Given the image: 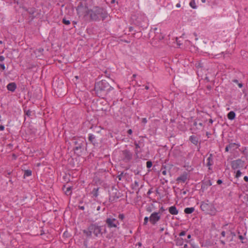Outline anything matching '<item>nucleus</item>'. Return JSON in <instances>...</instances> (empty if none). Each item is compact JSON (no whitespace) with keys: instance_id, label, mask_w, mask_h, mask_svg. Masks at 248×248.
<instances>
[{"instance_id":"obj_16","label":"nucleus","mask_w":248,"mask_h":248,"mask_svg":"<svg viewBox=\"0 0 248 248\" xmlns=\"http://www.w3.org/2000/svg\"><path fill=\"white\" fill-rule=\"evenodd\" d=\"M194 211V208L193 207H187L184 210V212L186 214H191Z\"/></svg>"},{"instance_id":"obj_39","label":"nucleus","mask_w":248,"mask_h":248,"mask_svg":"<svg viewBox=\"0 0 248 248\" xmlns=\"http://www.w3.org/2000/svg\"><path fill=\"white\" fill-rule=\"evenodd\" d=\"M238 237L241 240H243L244 238V237L241 235H239Z\"/></svg>"},{"instance_id":"obj_30","label":"nucleus","mask_w":248,"mask_h":248,"mask_svg":"<svg viewBox=\"0 0 248 248\" xmlns=\"http://www.w3.org/2000/svg\"><path fill=\"white\" fill-rule=\"evenodd\" d=\"M5 58L3 56H0V61L2 62L4 60Z\"/></svg>"},{"instance_id":"obj_8","label":"nucleus","mask_w":248,"mask_h":248,"mask_svg":"<svg viewBox=\"0 0 248 248\" xmlns=\"http://www.w3.org/2000/svg\"><path fill=\"white\" fill-rule=\"evenodd\" d=\"M96 12L98 14H100L99 16L102 18V20L105 19L108 16V14L107 12L105 10L101 8L97 9Z\"/></svg>"},{"instance_id":"obj_44","label":"nucleus","mask_w":248,"mask_h":248,"mask_svg":"<svg viewBox=\"0 0 248 248\" xmlns=\"http://www.w3.org/2000/svg\"><path fill=\"white\" fill-rule=\"evenodd\" d=\"M220 242H221V244H223V245H224V244H225V242H224V241H222V240H221V241H220Z\"/></svg>"},{"instance_id":"obj_13","label":"nucleus","mask_w":248,"mask_h":248,"mask_svg":"<svg viewBox=\"0 0 248 248\" xmlns=\"http://www.w3.org/2000/svg\"><path fill=\"white\" fill-rule=\"evenodd\" d=\"M213 164V158H212V155L211 154H210L209 155V156L207 158V163H206V164H207V166L209 167V169H210V167L211 166H212Z\"/></svg>"},{"instance_id":"obj_37","label":"nucleus","mask_w":248,"mask_h":248,"mask_svg":"<svg viewBox=\"0 0 248 248\" xmlns=\"http://www.w3.org/2000/svg\"><path fill=\"white\" fill-rule=\"evenodd\" d=\"M142 121L144 123H147V119L146 118H143L142 120Z\"/></svg>"},{"instance_id":"obj_32","label":"nucleus","mask_w":248,"mask_h":248,"mask_svg":"<svg viewBox=\"0 0 248 248\" xmlns=\"http://www.w3.org/2000/svg\"><path fill=\"white\" fill-rule=\"evenodd\" d=\"M244 180L246 181V182H248V177L247 176H245L244 177Z\"/></svg>"},{"instance_id":"obj_40","label":"nucleus","mask_w":248,"mask_h":248,"mask_svg":"<svg viewBox=\"0 0 248 248\" xmlns=\"http://www.w3.org/2000/svg\"><path fill=\"white\" fill-rule=\"evenodd\" d=\"M176 7L177 8H180L181 7V4L180 3H178L177 4H176Z\"/></svg>"},{"instance_id":"obj_38","label":"nucleus","mask_w":248,"mask_h":248,"mask_svg":"<svg viewBox=\"0 0 248 248\" xmlns=\"http://www.w3.org/2000/svg\"><path fill=\"white\" fill-rule=\"evenodd\" d=\"M4 126H3V125H0V130L2 131V130H4Z\"/></svg>"},{"instance_id":"obj_52","label":"nucleus","mask_w":248,"mask_h":248,"mask_svg":"<svg viewBox=\"0 0 248 248\" xmlns=\"http://www.w3.org/2000/svg\"><path fill=\"white\" fill-rule=\"evenodd\" d=\"M200 125H202V124L200 123Z\"/></svg>"},{"instance_id":"obj_20","label":"nucleus","mask_w":248,"mask_h":248,"mask_svg":"<svg viewBox=\"0 0 248 248\" xmlns=\"http://www.w3.org/2000/svg\"><path fill=\"white\" fill-rule=\"evenodd\" d=\"M31 171L29 170H26L24 172V177H29L31 176Z\"/></svg>"},{"instance_id":"obj_15","label":"nucleus","mask_w":248,"mask_h":248,"mask_svg":"<svg viewBox=\"0 0 248 248\" xmlns=\"http://www.w3.org/2000/svg\"><path fill=\"white\" fill-rule=\"evenodd\" d=\"M189 140L194 144L197 145L198 144V139L196 137L194 136H191L190 137Z\"/></svg>"},{"instance_id":"obj_22","label":"nucleus","mask_w":248,"mask_h":248,"mask_svg":"<svg viewBox=\"0 0 248 248\" xmlns=\"http://www.w3.org/2000/svg\"><path fill=\"white\" fill-rule=\"evenodd\" d=\"M62 23L65 25H69L70 24V22L69 20H66L65 18L62 19Z\"/></svg>"},{"instance_id":"obj_35","label":"nucleus","mask_w":248,"mask_h":248,"mask_svg":"<svg viewBox=\"0 0 248 248\" xmlns=\"http://www.w3.org/2000/svg\"><path fill=\"white\" fill-rule=\"evenodd\" d=\"M222 183V180H218L217 181V184H218V185L221 184Z\"/></svg>"},{"instance_id":"obj_33","label":"nucleus","mask_w":248,"mask_h":248,"mask_svg":"<svg viewBox=\"0 0 248 248\" xmlns=\"http://www.w3.org/2000/svg\"><path fill=\"white\" fill-rule=\"evenodd\" d=\"M230 149V148L229 147L228 145L225 148V151L226 152H228L229 151Z\"/></svg>"},{"instance_id":"obj_2","label":"nucleus","mask_w":248,"mask_h":248,"mask_svg":"<svg viewBox=\"0 0 248 248\" xmlns=\"http://www.w3.org/2000/svg\"><path fill=\"white\" fill-rule=\"evenodd\" d=\"M201 209L203 211L211 215H215L217 210L212 203L206 202H202L201 204Z\"/></svg>"},{"instance_id":"obj_1","label":"nucleus","mask_w":248,"mask_h":248,"mask_svg":"<svg viewBox=\"0 0 248 248\" xmlns=\"http://www.w3.org/2000/svg\"><path fill=\"white\" fill-rule=\"evenodd\" d=\"M99 7H95L93 10H89L86 7L82 5L78 6L77 7V11L79 16H86L90 15L91 18L93 20H97L99 19V15L96 11Z\"/></svg>"},{"instance_id":"obj_25","label":"nucleus","mask_w":248,"mask_h":248,"mask_svg":"<svg viewBox=\"0 0 248 248\" xmlns=\"http://www.w3.org/2000/svg\"><path fill=\"white\" fill-rule=\"evenodd\" d=\"M118 218L121 220H123L124 218V216L123 214H120L118 216Z\"/></svg>"},{"instance_id":"obj_51","label":"nucleus","mask_w":248,"mask_h":248,"mask_svg":"<svg viewBox=\"0 0 248 248\" xmlns=\"http://www.w3.org/2000/svg\"><path fill=\"white\" fill-rule=\"evenodd\" d=\"M75 78H78V76H76V77H75Z\"/></svg>"},{"instance_id":"obj_24","label":"nucleus","mask_w":248,"mask_h":248,"mask_svg":"<svg viewBox=\"0 0 248 248\" xmlns=\"http://www.w3.org/2000/svg\"><path fill=\"white\" fill-rule=\"evenodd\" d=\"M152 166V163L151 161H147L146 163V167L148 168H150Z\"/></svg>"},{"instance_id":"obj_43","label":"nucleus","mask_w":248,"mask_h":248,"mask_svg":"<svg viewBox=\"0 0 248 248\" xmlns=\"http://www.w3.org/2000/svg\"><path fill=\"white\" fill-rule=\"evenodd\" d=\"M191 235H190V234H188V235H187V238H188V239H190V238H191Z\"/></svg>"},{"instance_id":"obj_18","label":"nucleus","mask_w":248,"mask_h":248,"mask_svg":"<svg viewBox=\"0 0 248 248\" xmlns=\"http://www.w3.org/2000/svg\"><path fill=\"white\" fill-rule=\"evenodd\" d=\"M189 6L193 9L197 8V6L195 0H190V1L189 2Z\"/></svg>"},{"instance_id":"obj_27","label":"nucleus","mask_w":248,"mask_h":248,"mask_svg":"<svg viewBox=\"0 0 248 248\" xmlns=\"http://www.w3.org/2000/svg\"><path fill=\"white\" fill-rule=\"evenodd\" d=\"M94 139V137L93 135H90L89 137V140L91 141H93V140Z\"/></svg>"},{"instance_id":"obj_49","label":"nucleus","mask_w":248,"mask_h":248,"mask_svg":"<svg viewBox=\"0 0 248 248\" xmlns=\"http://www.w3.org/2000/svg\"><path fill=\"white\" fill-rule=\"evenodd\" d=\"M2 44V41H0V44Z\"/></svg>"},{"instance_id":"obj_9","label":"nucleus","mask_w":248,"mask_h":248,"mask_svg":"<svg viewBox=\"0 0 248 248\" xmlns=\"http://www.w3.org/2000/svg\"><path fill=\"white\" fill-rule=\"evenodd\" d=\"M188 178V174L186 172L183 173L181 176L177 178V181L185 182Z\"/></svg>"},{"instance_id":"obj_23","label":"nucleus","mask_w":248,"mask_h":248,"mask_svg":"<svg viewBox=\"0 0 248 248\" xmlns=\"http://www.w3.org/2000/svg\"><path fill=\"white\" fill-rule=\"evenodd\" d=\"M241 172L240 170H238L236 172L235 177L237 178H238L239 177L241 176Z\"/></svg>"},{"instance_id":"obj_29","label":"nucleus","mask_w":248,"mask_h":248,"mask_svg":"<svg viewBox=\"0 0 248 248\" xmlns=\"http://www.w3.org/2000/svg\"><path fill=\"white\" fill-rule=\"evenodd\" d=\"M185 234H186V232L185 231H182L180 233L179 235L181 236H182L185 235Z\"/></svg>"},{"instance_id":"obj_7","label":"nucleus","mask_w":248,"mask_h":248,"mask_svg":"<svg viewBox=\"0 0 248 248\" xmlns=\"http://www.w3.org/2000/svg\"><path fill=\"white\" fill-rule=\"evenodd\" d=\"M107 84V83L106 81H101L97 83L95 85V90L96 92L103 91L105 90V88L106 85Z\"/></svg>"},{"instance_id":"obj_47","label":"nucleus","mask_w":248,"mask_h":248,"mask_svg":"<svg viewBox=\"0 0 248 248\" xmlns=\"http://www.w3.org/2000/svg\"><path fill=\"white\" fill-rule=\"evenodd\" d=\"M112 3H113L115 2V0H111V1Z\"/></svg>"},{"instance_id":"obj_28","label":"nucleus","mask_w":248,"mask_h":248,"mask_svg":"<svg viewBox=\"0 0 248 248\" xmlns=\"http://www.w3.org/2000/svg\"><path fill=\"white\" fill-rule=\"evenodd\" d=\"M0 67L1 69H2V70H5V66L4 63H0Z\"/></svg>"},{"instance_id":"obj_14","label":"nucleus","mask_w":248,"mask_h":248,"mask_svg":"<svg viewBox=\"0 0 248 248\" xmlns=\"http://www.w3.org/2000/svg\"><path fill=\"white\" fill-rule=\"evenodd\" d=\"M227 117L229 120H232L235 117V113L233 111H231L228 113Z\"/></svg>"},{"instance_id":"obj_48","label":"nucleus","mask_w":248,"mask_h":248,"mask_svg":"<svg viewBox=\"0 0 248 248\" xmlns=\"http://www.w3.org/2000/svg\"><path fill=\"white\" fill-rule=\"evenodd\" d=\"M210 122L211 123H213V121H212V120L211 119H210Z\"/></svg>"},{"instance_id":"obj_4","label":"nucleus","mask_w":248,"mask_h":248,"mask_svg":"<svg viewBox=\"0 0 248 248\" xmlns=\"http://www.w3.org/2000/svg\"><path fill=\"white\" fill-rule=\"evenodd\" d=\"M106 223L107 224L108 228H117L119 225V221L115 218L109 217L107 218Z\"/></svg>"},{"instance_id":"obj_45","label":"nucleus","mask_w":248,"mask_h":248,"mask_svg":"<svg viewBox=\"0 0 248 248\" xmlns=\"http://www.w3.org/2000/svg\"><path fill=\"white\" fill-rule=\"evenodd\" d=\"M202 3H205L206 2V0H201Z\"/></svg>"},{"instance_id":"obj_3","label":"nucleus","mask_w":248,"mask_h":248,"mask_svg":"<svg viewBox=\"0 0 248 248\" xmlns=\"http://www.w3.org/2000/svg\"><path fill=\"white\" fill-rule=\"evenodd\" d=\"M84 233L88 236H91L92 233L96 236L101 233V228L100 226L96 224H91L89 226L87 231H84Z\"/></svg>"},{"instance_id":"obj_53","label":"nucleus","mask_w":248,"mask_h":248,"mask_svg":"<svg viewBox=\"0 0 248 248\" xmlns=\"http://www.w3.org/2000/svg\"><path fill=\"white\" fill-rule=\"evenodd\" d=\"M146 88V89H148V88L147 87H146V88Z\"/></svg>"},{"instance_id":"obj_6","label":"nucleus","mask_w":248,"mask_h":248,"mask_svg":"<svg viewBox=\"0 0 248 248\" xmlns=\"http://www.w3.org/2000/svg\"><path fill=\"white\" fill-rule=\"evenodd\" d=\"M231 165L233 170H236L243 167L244 162L240 159H238L232 161Z\"/></svg>"},{"instance_id":"obj_11","label":"nucleus","mask_w":248,"mask_h":248,"mask_svg":"<svg viewBox=\"0 0 248 248\" xmlns=\"http://www.w3.org/2000/svg\"><path fill=\"white\" fill-rule=\"evenodd\" d=\"M169 213L172 215H176L178 214V211L175 206H172L169 208Z\"/></svg>"},{"instance_id":"obj_26","label":"nucleus","mask_w":248,"mask_h":248,"mask_svg":"<svg viewBox=\"0 0 248 248\" xmlns=\"http://www.w3.org/2000/svg\"><path fill=\"white\" fill-rule=\"evenodd\" d=\"M149 220V218L147 217H145L144 218V224L146 225Z\"/></svg>"},{"instance_id":"obj_46","label":"nucleus","mask_w":248,"mask_h":248,"mask_svg":"<svg viewBox=\"0 0 248 248\" xmlns=\"http://www.w3.org/2000/svg\"><path fill=\"white\" fill-rule=\"evenodd\" d=\"M43 50V49H41V48L39 49V52H41Z\"/></svg>"},{"instance_id":"obj_12","label":"nucleus","mask_w":248,"mask_h":248,"mask_svg":"<svg viewBox=\"0 0 248 248\" xmlns=\"http://www.w3.org/2000/svg\"><path fill=\"white\" fill-rule=\"evenodd\" d=\"M7 88L10 91L14 92L16 88V85L14 82L10 83L7 85Z\"/></svg>"},{"instance_id":"obj_31","label":"nucleus","mask_w":248,"mask_h":248,"mask_svg":"<svg viewBox=\"0 0 248 248\" xmlns=\"http://www.w3.org/2000/svg\"><path fill=\"white\" fill-rule=\"evenodd\" d=\"M127 133L128 134L131 135L132 133V130L130 129L127 131Z\"/></svg>"},{"instance_id":"obj_19","label":"nucleus","mask_w":248,"mask_h":248,"mask_svg":"<svg viewBox=\"0 0 248 248\" xmlns=\"http://www.w3.org/2000/svg\"><path fill=\"white\" fill-rule=\"evenodd\" d=\"M228 146L230 148V149H232V148H237L239 145H237L236 144V143H230L228 145Z\"/></svg>"},{"instance_id":"obj_17","label":"nucleus","mask_w":248,"mask_h":248,"mask_svg":"<svg viewBox=\"0 0 248 248\" xmlns=\"http://www.w3.org/2000/svg\"><path fill=\"white\" fill-rule=\"evenodd\" d=\"M98 188H94L93 189L92 194L93 196L94 197H97L98 195Z\"/></svg>"},{"instance_id":"obj_5","label":"nucleus","mask_w":248,"mask_h":248,"mask_svg":"<svg viewBox=\"0 0 248 248\" xmlns=\"http://www.w3.org/2000/svg\"><path fill=\"white\" fill-rule=\"evenodd\" d=\"M160 219V213L158 212H154L152 213L150 217L149 220L152 224H155Z\"/></svg>"},{"instance_id":"obj_21","label":"nucleus","mask_w":248,"mask_h":248,"mask_svg":"<svg viewBox=\"0 0 248 248\" xmlns=\"http://www.w3.org/2000/svg\"><path fill=\"white\" fill-rule=\"evenodd\" d=\"M65 193L67 195H69L71 194V188L70 187H67Z\"/></svg>"},{"instance_id":"obj_34","label":"nucleus","mask_w":248,"mask_h":248,"mask_svg":"<svg viewBox=\"0 0 248 248\" xmlns=\"http://www.w3.org/2000/svg\"><path fill=\"white\" fill-rule=\"evenodd\" d=\"M162 173L163 175H165L167 174V171L166 170H164L162 171Z\"/></svg>"},{"instance_id":"obj_42","label":"nucleus","mask_w":248,"mask_h":248,"mask_svg":"<svg viewBox=\"0 0 248 248\" xmlns=\"http://www.w3.org/2000/svg\"><path fill=\"white\" fill-rule=\"evenodd\" d=\"M238 86L239 88H241L243 86V85L242 83H238Z\"/></svg>"},{"instance_id":"obj_36","label":"nucleus","mask_w":248,"mask_h":248,"mask_svg":"<svg viewBox=\"0 0 248 248\" xmlns=\"http://www.w3.org/2000/svg\"><path fill=\"white\" fill-rule=\"evenodd\" d=\"M225 234H226V233H225V231H222L221 232V235L223 236V237H224L225 236Z\"/></svg>"},{"instance_id":"obj_50","label":"nucleus","mask_w":248,"mask_h":248,"mask_svg":"<svg viewBox=\"0 0 248 248\" xmlns=\"http://www.w3.org/2000/svg\"><path fill=\"white\" fill-rule=\"evenodd\" d=\"M26 114H27V115H29V112H27Z\"/></svg>"},{"instance_id":"obj_10","label":"nucleus","mask_w":248,"mask_h":248,"mask_svg":"<svg viewBox=\"0 0 248 248\" xmlns=\"http://www.w3.org/2000/svg\"><path fill=\"white\" fill-rule=\"evenodd\" d=\"M123 155L124 156V159L127 161L130 160L132 156V154L129 151L127 150L123 151Z\"/></svg>"},{"instance_id":"obj_41","label":"nucleus","mask_w":248,"mask_h":248,"mask_svg":"<svg viewBox=\"0 0 248 248\" xmlns=\"http://www.w3.org/2000/svg\"><path fill=\"white\" fill-rule=\"evenodd\" d=\"M135 146H136V148L137 149L140 147V146H139V144H137V143H135Z\"/></svg>"}]
</instances>
